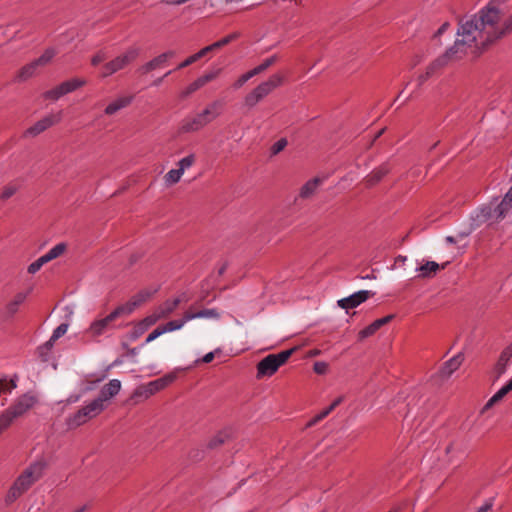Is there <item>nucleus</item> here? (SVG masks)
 Returning <instances> with one entry per match:
<instances>
[{
    "mask_svg": "<svg viewBox=\"0 0 512 512\" xmlns=\"http://www.w3.org/2000/svg\"><path fill=\"white\" fill-rule=\"evenodd\" d=\"M500 17L497 0H491L478 14L461 19L457 29V39L449 54L463 58L468 53L478 55L489 44L497 40L494 34L496 20Z\"/></svg>",
    "mask_w": 512,
    "mask_h": 512,
    "instance_id": "f257e3e1",
    "label": "nucleus"
},
{
    "mask_svg": "<svg viewBox=\"0 0 512 512\" xmlns=\"http://www.w3.org/2000/svg\"><path fill=\"white\" fill-rule=\"evenodd\" d=\"M46 463L43 460L31 463L14 481L7 492L5 502L10 504L23 495L35 482L42 478Z\"/></svg>",
    "mask_w": 512,
    "mask_h": 512,
    "instance_id": "f03ea898",
    "label": "nucleus"
},
{
    "mask_svg": "<svg viewBox=\"0 0 512 512\" xmlns=\"http://www.w3.org/2000/svg\"><path fill=\"white\" fill-rule=\"evenodd\" d=\"M295 351L296 348L294 347L288 350H283L277 354H269L264 357L257 364V379L271 377L274 375L279 367L284 365Z\"/></svg>",
    "mask_w": 512,
    "mask_h": 512,
    "instance_id": "7ed1b4c3",
    "label": "nucleus"
},
{
    "mask_svg": "<svg viewBox=\"0 0 512 512\" xmlns=\"http://www.w3.org/2000/svg\"><path fill=\"white\" fill-rule=\"evenodd\" d=\"M105 407V404H102L101 400L94 399L74 414L69 415L66 419V424L69 428H77L97 417L104 411Z\"/></svg>",
    "mask_w": 512,
    "mask_h": 512,
    "instance_id": "20e7f679",
    "label": "nucleus"
},
{
    "mask_svg": "<svg viewBox=\"0 0 512 512\" xmlns=\"http://www.w3.org/2000/svg\"><path fill=\"white\" fill-rule=\"evenodd\" d=\"M140 54V49L137 47H130L128 48L123 54L115 57L111 61L107 62L102 67V73L101 76L103 78L109 77L113 75L114 73L123 70L128 65H130L132 62H134Z\"/></svg>",
    "mask_w": 512,
    "mask_h": 512,
    "instance_id": "39448f33",
    "label": "nucleus"
},
{
    "mask_svg": "<svg viewBox=\"0 0 512 512\" xmlns=\"http://www.w3.org/2000/svg\"><path fill=\"white\" fill-rule=\"evenodd\" d=\"M124 311H126L125 308L118 306L106 317L94 320L89 326L88 333L93 337H98L114 329L116 327L115 320L121 316H126Z\"/></svg>",
    "mask_w": 512,
    "mask_h": 512,
    "instance_id": "423d86ee",
    "label": "nucleus"
},
{
    "mask_svg": "<svg viewBox=\"0 0 512 512\" xmlns=\"http://www.w3.org/2000/svg\"><path fill=\"white\" fill-rule=\"evenodd\" d=\"M176 376L174 374H168L161 378H158L154 381L149 382L146 385L138 387L134 391V396L136 397H144L149 398L156 392H159L166 388L169 384H171L175 380Z\"/></svg>",
    "mask_w": 512,
    "mask_h": 512,
    "instance_id": "0eeeda50",
    "label": "nucleus"
},
{
    "mask_svg": "<svg viewBox=\"0 0 512 512\" xmlns=\"http://www.w3.org/2000/svg\"><path fill=\"white\" fill-rule=\"evenodd\" d=\"M511 211L512 202L504 197L496 206L492 207L490 205L482 210L484 217L493 222L502 221Z\"/></svg>",
    "mask_w": 512,
    "mask_h": 512,
    "instance_id": "6e6552de",
    "label": "nucleus"
},
{
    "mask_svg": "<svg viewBox=\"0 0 512 512\" xmlns=\"http://www.w3.org/2000/svg\"><path fill=\"white\" fill-rule=\"evenodd\" d=\"M207 126L201 115L198 113L185 116L179 123L178 133L189 134L196 133Z\"/></svg>",
    "mask_w": 512,
    "mask_h": 512,
    "instance_id": "1a4fd4ad",
    "label": "nucleus"
},
{
    "mask_svg": "<svg viewBox=\"0 0 512 512\" xmlns=\"http://www.w3.org/2000/svg\"><path fill=\"white\" fill-rule=\"evenodd\" d=\"M36 402L37 399L35 396L31 394H23L18 397L16 401L6 410L14 419H16L30 410L36 404Z\"/></svg>",
    "mask_w": 512,
    "mask_h": 512,
    "instance_id": "9d476101",
    "label": "nucleus"
},
{
    "mask_svg": "<svg viewBox=\"0 0 512 512\" xmlns=\"http://www.w3.org/2000/svg\"><path fill=\"white\" fill-rule=\"evenodd\" d=\"M61 120V112L57 114H50L42 118L41 120L37 121L34 125L29 127L25 132L24 136L26 137H35L39 135L40 133L44 132L49 127L53 126L54 124L60 122Z\"/></svg>",
    "mask_w": 512,
    "mask_h": 512,
    "instance_id": "9b49d317",
    "label": "nucleus"
},
{
    "mask_svg": "<svg viewBox=\"0 0 512 512\" xmlns=\"http://www.w3.org/2000/svg\"><path fill=\"white\" fill-rule=\"evenodd\" d=\"M375 292L370 290H360L348 297L338 300V306L342 309L349 310L358 307L370 297L374 296Z\"/></svg>",
    "mask_w": 512,
    "mask_h": 512,
    "instance_id": "f8f14e48",
    "label": "nucleus"
},
{
    "mask_svg": "<svg viewBox=\"0 0 512 512\" xmlns=\"http://www.w3.org/2000/svg\"><path fill=\"white\" fill-rule=\"evenodd\" d=\"M224 106L225 102L223 100H214L207 104L205 108L199 112V114L208 125L222 115Z\"/></svg>",
    "mask_w": 512,
    "mask_h": 512,
    "instance_id": "ddd939ff",
    "label": "nucleus"
},
{
    "mask_svg": "<svg viewBox=\"0 0 512 512\" xmlns=\"http://www.w3.org/2000/svg\"><path fill=\"white\" fill-rule=\"evenodd\" d=\"M174 56H175V52L174 51H171V50L170 51H166V52L156 56L152 60L148 61L144 65H142L138 69V71L141 74H148V73H150L153 70L163 68V67L166 66L168 60L173 58Z\"/></svg>",
    "mask_w": 512,
    "mask_h": 512,
    "instance_id": "4468645a",
    "label": "nucleus"
},
{
    "mask_svg": "<svg viewBox=\"0 0 512 512\" xmlns=\"http://www.w3.org/2000/svg\"><path fill=\"white\" fill-rule=\"evenodd\" d=\"M511 358L512 343L502 350L496 364L494 365L492 369L493 381H497L506 372L507 366Z\"/></svg>",
    "mask_w": 512,
    "mask_h": 512,
    "instance_id": "2eb2a0df",
    "label": "nucleus"
},
{
    "mask_svg": "<svg viewBox=\"0 0 512 512\" xmlns=\"http://www.w3.org/2000/svg\"><path fill=\"white\" fill-rule=\"evenodd\" d=\"M283 83V76L281 74H273L266 81L261 82L255 87L256 92L262 95L263 98L268 96L273 90L281 86Z\"/></svg>",
    "mask_w": 512,
    "mask_h": 512,
    "instance_id": "dca6fc26",
    "label": "nucleus"
},
{
    "mask_svg": "<svg viewBox=\"0 0 512 512\" xmlns=\"http://www.w3.org/2000/svg\"><path fill=\"white\" fill-rule=\"evenodd\" d=\"M463 360H464V355L462 353H458L457 355L453 356L451 359L444 362L438 371L439 377L441 379L449 378L456 370L459 369Z\"/></svg>",
    "mask_w": 512,
    "mask_h": 512,
    "instance_id": "f3484780",
    "label": "nucleus"
},
{
    "mask_svg": "<svg viewBox=\"0 0 512 512\" xmlns=\"http://www.w3.org/2000/svg\"><path fill=\"white\" fill-rule=\"evenodd\" d=\"M500 16H502V11L500 10ZM501 17H499L494 26V34H496L497 40L510 35L512 33V9L509 11L507 16L500 21Z\"/></svg>",
    "mask_w": 512,
    "mask_h": 512,
    "instance_id": "a211bd4d",
    "label": "nucleus"
},
{
    "mask_svg": "<svg viewBox=\"0 0 512 512\" xmlns=\"http://www.w3.org/2000/svg\"><path fill=\"white\" fill-rule=\"evenodd\" d=\"M121 389V382L118 379H112L105 384L99 393L97 400H101L102 404H105L108 400L116 396Z\"/></svg>",
    "mask_w": 512,
    "mask_h": 512,
    "instance_id": "6ab92c4d",
    "label": "nucleus"
},
{
    "mask_svg": "<svg viewBox=\"0 0 512 512\" xmlns=\"http://www.w3.org/2000/svg\"><path fill=\"white\" fill-rule=\"evenodd\" d=\"M461 59L457 54H449V49L433 62H431L426 68L432 76H435L440 72V70L448 64L449 61Z\"/></svg>",
    "mask_w": 512,
    "mask_h": 512,
    "instance_id": "aec40b11",
    "label": "nucleus"
},
{
    "mask_svg": "<svg viewBox=\"0 0 512 512\" xmlns=\"http://www.w3.org/2000/svg\"><path fill=\"white\" fill-rule=\"evenodd\" d=\"M393 318L394 315H387L385 317L376 319L370 325H368L358 333L359 340H363L367 337L372 336L374 333H376L377 330H379L382 326L389 323Z\"/></svg>",
    "mask_w": 512,
    "mask_h": 512,
    "instance_id": "412c9836",
    "label": "nucleus"
},
{
    "mask_svg": "<svg viewBox=\"0 0 512 512\" xmlns=\"http://www.w3.org/2000/svg\"><path fill=\"white\" fill-rule=\"evenodd\" d=\"M151 296L152 292H149L147 290L140 291L135 296H133L128 303L120 305V308H125L126 311H124V314L128 316L134 311L136 307L146 302Z\"/></svg>",
    "mask_w": 512,
    "mask_h": 512,
    "instance_id": "4be33fe9",
    "label": "nucleus"
},
{
    "mask_svg": "<svg viewBox=\"0 0 512 512\" xmlns=\"http://www.w3.org/2000/svg\"><path fill=\"white\" fill-rule=\"evenodd\" d=\"M446 265L447 263L440 266L435 261H427L425 264L421 265L416 269V271L418 272V275L416 277L422 279L432 278L437 274V272L440 269H444Z\"/></svg>",
    "mask_w": 512,
    "mask_h": 512,
    "instance_id": "5701e85b",
    "label": "nucleus"
},
{
    "mask_svg": "<svg viewBox=\"0 0 512 512\" xmlns=\"http://www.w3.org/2000/svg\"><path fill=\"white\" fill-rule=\"evenodd\" d=\"M391 171L390 164L385 162L375 168L367 177L366 183L368 186H374L379 183Z\"/></svg>",
    "mask_w": 512,
    "mask_h": 512,
    "instance_id": "b1692460",
    "label": "nucleus"
},
{
    "mask_svg": "<svg viewBox=\"0 0 512 512\" xmlns=\"http://www.w3.org/2000/svg\"><path fill=\"white\" fill-rule=\"evenodd\" d=\"M133 100V96L119 97L110 104H108L104 110V113L108 116L114 115L123 108L128 107Z\"/></svg>",
    "mask_w": 512,
    "mask_h": 512,
    "instance_id": "393cba45",
    "label": "nucleus"
},
{
    "mask_svg": "<svg viewBox=\"0 0 512 512\" xmlns=\"http://www.w3.org/2000/svg\"><path fill=\"white\" fill-rule=\"evenodd\" d=\"M239 36H240V34L238 32L231 33V34L223 37L222 39L212 43L211 45H208V46L202 48L201 50H199L200 54L202 55V57H204L207 53L217 50V49H220V48L228 45L232 41L236 40Z\"/></svg>",
    "mask_w": 512,
    "mask_h": 512,
    "instance_id": "a878e982",
    "label": "nucleus"
},
{
    "mask_svg": "<svg viewBox=\"0 0 512 512\" xmlns=\"http://www.w3.org/2000/svg\"><path fill=\"white\" fill-rule=\"evenodd\" d=\"M196 318H210V319H219L220 314L217 309H202L197 312H193L192 308L186 311V320H193Z\"/></svg>",
    "mask_w": 512,
    "mask_h": 512,
    "instance_id": "bb28decb",
    "label": "nucleus"
},
{
    "mask_svg": "<svg viewBox=\"0 0 512 512\" xmlns=\"http://www.w3.org/2000/svg\"><path fill=\"white\" fill-rule=\"evenodd\" d=\"M28 296V292H19L14 298L6 305V313L9 316H13L17 311L21 304L24 303Z\"/></svg>",
    "mask_w": 512,
    "mask_h": 512,
    "instance_id": "cd10ccee",
    "label": "nucleus"
},
{
    "mask_svg": "<svg viewBox=\"0 0 512 512\" xmlns=\"http://www.w3.org/2000/svg\"><path fill=\"white\" fill-rule=\"evenodd\" d=\"M321 180L319 178H313L307 181L300 189V197L303 199H308L316 192Z\"/></svg>",
    "mask_w": 512,
    "mask_h": 512,
    "instance_id": "c85d7f7f",
    "label": "nucleus"
},
{
    "mask_svg": "<svg viewBox=\"0 0 512 512\" xmlns=\"http://www.w3.org/2000/svg\"><path fill=\"white\" fill-rule=\"evenodd\" d=\"M86 84L87 81L83 78H72L60 83L65 95L74 92L75 90L85 86Z\"/></svg>",
    "mask_w": 512,
    "mask_h": 512,
    "instance_id": "c756f323",
    "label": "nucleus"
},
{
    "mask_svg": "<svg viewBox=\"0 0 512 512\" xmlns=\"http://www.w3.org/2000/svg\"><path fill=\"white\" fill-rule=\"evenodd\" d=\"M38 66L35 64L34 61L30 62L29 64L23 66L18 74L17 79L19 81H26L29 78L33 77L37 72Z\"/></svg>",
    "mask_w": 512,
    "mask_h": 512,
    "instance_id": "7c9ffc66",
    "label": "nucleus"
},
{
    "mask_svg": "<svg viewBox=\"0 0 512 512\" xmlns=\"http://www.w3.org/2000/svg\"><path fill=\"white\" fill-rule=\"evenodd\" d=\"M189 320H186V312L183 314V317L181 319L177 320H171L167 322L166 324L162 325L164 332H172L175 330L181 329L185 323H187Z\"/></svg>",
    "mask_w": 512,
    "mask_h": 512,
    "instance_id": "2f4dec72",
    "label": "nucleus"
},
{
    "mask_svg": "<svg viewBox=\"0 0 512 512\" xmlns=\"http://www.w3.org/2000/svg\"><path fill=\"white\" fill-rule=\"evenodd\" d=\"M66 250V244L65 243H59L55 245L53 248H51L47 253L44 254V257L48 262L52 261L53 259H56L57 257L61 256Z\"/></svg>",
    "mask_w": 512,
    "mask_h": 512,
    "instance_id": "473e14b6",
    "label": "nucleus"
},
{
    "mask_svg": "<svg viewBox=\"0 0 512 512\" xmlns=\"http://www.w3.org/2000/svg\"><path fill=\"white\" fill-rule=\"evenodd\" d=\"M183 173L177 169H171L164 176V181L167 186H172L178 183L182 177Z\"/></svg>",
    "mask_w": 512,
    "mask_h": 512,
    "instance_id": "72a5a7b5",
    "label": "nucleus"
},
{
    "mask_svg": "<svg viewBox=\"0 0 512 512\" xmlns=\"http://www.w3.org/2000/svg\"><path fill=\"white\" fill-rule=\"evenodd\" d=\"M54 343L55 341H52L50 338L47 342L38 347L37 352L42 361L46 362L49 360L50 352Z\"/></svg>",
    "mask_w": 512,
    "mask_h": 512,
    "instance_id": "f704fd0d",
    "label": "nucleus"
},
{
    "mask_svg": "<svg viewBox=\"0 0 512 512\" xmlns=\"http://www.w3.org/2000/svg\"><path fill=\"white\" fill-rule=\"evenodd\" d=\"M263 99L264 98L262 97V95H260L258 92H256V90L254 88L250 93H248L245 96L244 104H245V106L252 108V107L256 106Z\"/></svg>",
    "mask_w": 512,
    "mask_h": 512,
    "instance_id": "c9c22d12",
    "label": "nucleus"
},
{
    "mask_svg": "<svg viewBox=\"0 0 512 512\" xmlns=\"http://www.w3.org/2000/svg\"><path fill=\"white\" fill-rule=\"evenodd\" d=\"M263 99L264 98L262 97V95H260L258 92H256V90L254 88L250 93H248L245 96L244 104H245V106L252 108V107L256 106Z\"/></svg>",
    "mask_w": 512,
    "mask_h": 512,
    "instance_id": "e433bc0d",
    "label": "nucleus"
},
{
    "mask_svg": "<svg viewBox=\"0 0 512 512\" xmlns=\"http://www.w3.org/2000/svg\"><path fill=\"white\" fill-rule=\"evenodd\" d=\"M55 54L56 53H55L54 49H52V48L46 49L44 51V53L39 58L34 60V62L38 67L45 66L53 59Z\"/></svg>",
    "mask_w": 512,
    "mask_h": 512,
    "instance_id": "4c0bfd02",
    "label": "nucleus"
},
{
    "mask_svg": "<svg viewBox=\"0 0 512 512\" xmlns=\"http://www.w3.org/2000/svg\"><path fill=\"white\" fill-rule=\"evenodd\" d=\"M15 419L5 410L0 414V434L7 430Z\"/></svg>",
    "mask_w": 512,
    "mask_h": 512,
    "instance_id": "58836bf2",
    "label": "nucleus"
},
{
    "mask_svg": "<svg viewBox=\"0 0 512 512\" xmlns=\"http://www.w3.org/2000/svg\"><path fill=\"white\" fill-rule=\"evenodd\" d=\"M64 92H63V89L61 88V85H57L56 87H54L53 89H50L46 92L43 93V98L45 99H49V100H52V101H57L58 99H60L62 96H64Z\"/></svg>",
    "mask_w": 512,
    "mask_h": 512,
    "instance_id": "ea45409f",
    "label": "nucleus"
},
{
    "mask_svg": "<svg viewBox=\"0 0 512 512\" xmlns=\"http://www.w3.org/2000/svg\"><path fill=\"white\" fill-rule=\"evenodd\" d=\"M203 87L200 80L197 78L195 81L190 83L184 90L181 91L180 97L185 99L189 97L192 93L196 92L198 89Z\"/></svg>",
    "mask_w": 512,
    "mask_h": 512,
    "instance_id": "a19ab883",
    "label": "nucleus"
},
{
    "mask_svg": "<svg viewBox=\"0 0 512 512\" xmlns=\"http://www.w3.org/2000/svg\"><path fill=\"white\" fill-rule=\"evenodd\" d=\"M196 161V157L194 154H189L186 157L180 159L177 163L178 169L184 173V171L190 168Z\"/></svg>",
    "mask_w": 512,
    "mask_h": 512,
    "instance_id": "79ce46f5",
    "label": "nucleus"
},
{
    "mask_svg": "<svg viewBox=\"0 0 512 512\" xmlns=\"http://www.w3.org/2000/svg\"><path fill=\"white\" fill-rule=\"evenodd\" d=\"M169 301L170 300L165 301L162 305L155 309L162 319L168 317L175 311V308L169 303Z\"/></svg>",
    "mask_w": 512,
    "mask_h": 512,
    "instance_id": "37998d69",
    "label": "nucleus"
},
{
    "mask_svg": "<svg viewBox=\"0 0 512 512\" xmlns=\"http://www.w3.org/2000/svg\"><path fill=\"white\" fill-rule=\"evenodd\" d=\"M48 263V261L46 260V258L44 257V255H42L41 257H39L37 260H35L34 262H32L27 270H28V273L30 274H35L36 272H38L41 267Z\"/></svg>",
    "mask_w": 512,
    "mask_h": 512,
    "instance_id": "c03bdc74",
    "label": "nucleus"
},
{
    "mask_svg": "<svg viewBox=\"0 0 512 512\" xmlns=\"http://www.w3.org/2000/svg\"><path fill=\"white\" fill-rule=\"evenodd\" d=\"M162 319L158 312L155 310L151 315L145 317L140 324L147 330L150 326L154 325L157 321Z\"/></svg>",
    "mask_w": 512,
    "mask_h": 512,
    "instance_id": "a18cd8bd",
    "label": "nucleus"
},
{
    "mask_svg": "<svg viewBox=\"0 0 512 512\" xmlns=\"http://www.w3.org/2000/svg\"><path fill=\"white\" fill-rule=\"evenodd\" d=\"M18 190V187L14 184H8L3 187L2 193L0 195L1 200L6 201L10 197H12Z\"/></svg>",
    "mask_w": 512,
    "mask_h": 512,
    "instance_id": "49530a36",
    "label": "nucleus"
},
{
    "mask_svg": "<svg viewBox=\"0 0 512 512\" xmlns=\"http://www.w3.org/2000/svg\"><path fill=\"white\" fill-rule=\"evenodd\" d=\"M227 439V435L224 433H218L208 443V447L213 449L222 445Z\"/></svg>",
    "mask_w": 512,
    "mask_h": 512,
    "instance_id": "de8ad7c7",
    "label": "nucleus"
},
{
    "mask_svg": "<svg viewBox=\"0 0 512 512\" xmlns=\"http://www.w3.org/2000/svg\"><path fill=\"white\" fill-rule=\"evenodd\" d=\"M220 73V69L210 71L202 76H200L198 79L200 80L201 84L204 86L207 83L211 82L212 80L216 79L217 76Z\"/></svg>",
    "mask_w": 512,
    "mask_h": 512,
    "instance_id": "09e8293b",
    "label": "nucleus"
},
{
    "mask_svg": "<svg viewBox=\"0 0 512 512\" xmlns=\"http://www.w3.org/2000/svg\"><path fill=\"white\" fill-rule=\"evenodd\" d=\"M200 58H202V55L200 54V51H198L197 53L189 56L187 59H185L183 62H181L176 69H183L191 64H193L194 62H196L197 60H199Z\"/></svg>",
    "mask_w": 512,
    "mask_h": 512,
    "instance_id": "8fccbe9b",
    "label": "nucleus"
},
{
    "mask_svg": "<svg viewBox=\"0 0 512 512\" xmlns=\"http://www.w3.org/2000/svg\"><path fill=\"white\" fill-rule=\"evenodd\" d=\"M68 330V324L62 323L60 324L52 333V336L50 337L52 341H56L60 337H62Z\"/></svg>",
    "mask_w": 512,
    "mask_h": 512,
    "instance_id": "3c124183",
    "label": "nucleus"
},
{
    "mask_svg": "<svg viewBox=\"0 0 512 512\" xmlns=\"http://www.w3.org/2000/svg\"><path fill=\"white\" fill-rule=\"evenodd\" d=\"M512 390V378L506 385L500 388L494 395L501 401Z\"/></svg>",
    "mask_w": 512,
    "mask_h": 512,
    "instance_id": "603ef678",
    "label": "nucleus"
},
{
    "mask_svg": "<svg viewBox=\"0 0 512 512\" xmlns=\"http://www.w3.org/2000/svg\"><path fill=\"white\" fill-rule=\"evenodd\" d=\"M286 146L287 140L285 138H281L273 144V146L271 147V153L273 155H276L279 152H281Z\"/></svg>",
    "mask_w": 512,
    "mask_h": 512,
    "instance_id": "864d4df0",
    "label": "nucleus"
},
{
    "mask_svg": "<svg viewBox=\"0 0 512 512\" xmlns=\"http://www.w3.org/2000/svg\"><path fill=\"white\" fill-rule=\"evenodd\" d=\"M164 330H163V327L162 325L161 326H158L156 329H154L149 335L148 337L146 338L145 340V344H148L150 342H152L153 340H155L156 338H158L159 336H161L162 334H164Z\"/></svg>",
    "mask_w": 512,
    "mask_h": 512,
    "instance_id": "5fc2aeb1",
    "label": "nucleus"
},
{
    "mask_svg": "<svg viewBox=\"0 0 512 512\" xmlns=\"http://www.w3.org/2000/svg\"><path fill=\"white\" fill-rule=\"evenodd\" d=\"M333 411V409L328 406L326 409H324L323 411H321L318 415H316L310 422H309V426L317 423L318 421L324 419L325 417H327L331 412Z\"/></svg>",
    "mask_w": 512,
    "mask_h": 512,
    "instance_id": "6e6d98bb",
    "label": "nucleus"
},
{
    "mask_svg": "<svg viewBox=\"0 0 512 512\" xmlns=\"http://www.w3.org/2000/svg\"><path fill=\"white\" fill-rule=\"evenodd\" d=\"M313 370L316 374L322 375L325 374L328 370V364L326 362H315L313 365Z\"/></svg>",
    "mask_w": 512,
    "mask_h": 512,
    "instance_id": "4d7b16f0",
    "label": "nucleus"
},
{
    "mask_svg": "<svg viewBox=\"0 0 512 512\" xmlns=\"http://www.w3.org/2000/svg\"><path fill=\"white\" fill-rule=\"evenodd\" d=\"M107 58V55L104 51L97 52L91 59V64L96 66L103 62Z\"/></svg>",
    "mask_w": 512,
    "mask_h": 512,
    "instance_id": "13d9d810",
    "label": "nucleus"
},
{
    "mask_svg": "<svg viewBox=\"0 0 512 512\" xmlns=\"http://www.w3.org/2000/svg\"><path fill=\"white\" fill-rule=\"evenodd\" d=\"M251 79V76L249 75L248 72L244 73L243 75H241L237 80L236 82L233 84L234 88L235 89H239L241 88L248 80Z\"/></svg>",
    "mask_w": 512,
    "mask_h": 512,
    "instance_id": "bf43d9fd",
    "label": "nucleus"
},
{
    "mask_svg": "<svg viewBox=\"0 0 512 512\" xmlns=\"http://www.w3.org/2000/svg\"><path fill=\"white\" fill-rule=\"evenodd\" d=\"M146 331L145 327H143L140 323L133 329L131 332L130 338L131 340H136Z\"/></svg>",
    "mask_w": 512,
    "mask_h": 512,
    "instance_id": "052dcab7",
    "label": "nucleus"
},
{
    "mask_svg": "<svg viewBox=\"0 0 512 512\" xmlns=\"http://www.w3.org/2000/svg\"><path fill=\"white\" fill-rule=\"evenodd\" d=\"M499 401L500 400L495 395H493L482 407L480 414H484L487 410H489L491 407H493V405H495Z\"/></svg>",
    "mask_w": 512,
    "mask_h": 512,
    "instance_id": "680f3d73",
    "label": "nucleus"
},
{
    "mask_svg": "<svg viewBox=\"0 0 512 512\" xmlns=\"http://www.w3.org/2000/svg\"><path fill=\"white\" fill-rule=\"evenodd\" d=\"M277 55H272L269 58L265 59L260 65L264 70H267L270 66H272L277 61Z\"/></svg>",
    "mask_w": 512,
    "mask_h": 512,
    "instance_id": "e2e57ef3",
    "label": "nucleus"
},
{
    "mask_svg": "<svg viewBox=\"0 0 512 512\" xmlns=\"http://www.w3.org/2000/svg\"><path fill=\"white\" fill-rule=\"evenodd\" d=\"M431 77H433L432 74L426 70L424 73H422L418 76V78H417L418 85L421 86Z\"/></svg>",
    "mask_w": 512,
    "mask_h": 512,
    "instance_id": "0e129e2a",
    "label": "nucleus"
},
{
    "mask_svg": "<svg viewBox=\"0 0 512 512\" xmlns=\"http://www.w3.org/2000/svg\"><path fill=\"white\" fill-rule=\"evenodd\" d=\"M213 359H214V353L213 352H209V353L205 354L202 359L196 360V364H198L200 362L210 363V362L213 361Z\"/></svg>",
    "mask_w": 512,
    "mask_h": 512,
    "instance_id": "69168bd1",
    "label": "nucleus"
},
{
    "mask_svg": "<svg viewBox=\"0 0 512 512\" xmlns=\"http://www.w3.org/2000/svg\"><path fill=\"white\" fill-rule=\"evenodd\" d=\"M265 70L263 69V67L259 64L258 66L254 67L253 69L249 70L248 73L249 75L252 77L258 75V74H261L262 72H264Z\"/></svg>",
    "mask_w": 512,
    "mask_h": 512,
    "instance_id": "338daca9",
    "label": "nucleus"
},
{
    "mask_svg": "<svg viewBox=\"0 0 512 512\" xmlns=\"http://www.w3.org/2000/svg\"><path fill=\"white\" fill-rule=\"evenodd\" d=\"M6 385L4 386V392H11L12 389L16 388V381L11 379L9 382L3 381Z\"/></svg>",
    "mask_w": 512,
    "mask_h": 512,
    "instance_id": "774afa93",
    "label": "nucleus"
}]
</instances>
